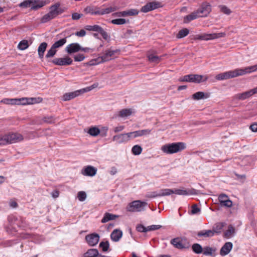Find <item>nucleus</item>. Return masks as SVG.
<instances>
[{
    "instance_id": "obj_1",
    "label": "nucleus",
    "mask_w": 257,
    "mask_h": 257,
    "mask_svg": "<svg viewBox=\"0 0 257 257\" xmlns=\"http://www.w3.org/2000/svg\"><path fill=\"white\" fill-rule=\"evenodd\" d=\"M186 148V145L183 142L173 143L162 146L161 150L167 154H172L180 152Z\"/></svg>"
},
{
    "instance_id": "obj_2",
    "label": "nucleus",
    "mask_w": 257,
    "mask_h": 257,
    "mask_svg": "<svg viewBox=\"0 0 257 257\" xmlns=\"http://www.w3.org/2000/svg\"><path fill=\"white\" fill-rule=\"evenodd\" d=\"M118 10L116 6L110 7L105 9H101L93 6L87 7L84 9V12L86 14L95 15H103L104 14H109Z\"/></svg>"
},
{
    "instance_id": "obj_3",
    "label": "nucleus",
    "mask_w": 257,
    "mask_h": 257,
    "mask_svg": "<svg viewBox=\"0 0 257 257\" xmlns=\"http://www.w3.org/2000/svg\"><path fill=\"white\" fill-rule=\"evenodd\" d=\"M23 136L19 133H9L0 136V145L16 143L23 140Z\"/></svg>"
},
{
    "instance_id": "obj_4",
    "label": "nucleus",
    "mask_w": 257,
    "mask_h": 257,
    "mask_svg": "<svg viewBox=\"0 0 257 257\" xmlns=\"http://www.w3.org/2000/svg\"><path fill=\"white\" fill-rule=\"evenodd\" d=\"M118 50H112L109 49L105 51L103 55L100 57H98L97 60H92L89 62L86 63V65L89 66L95 65L101 62H104L108 61L111 59L112 57L114 55L115 53H117Z\"/></svg>"
},
{
    "instance_id": "obj_5",
    "label": "nucleus",
    "mask_w": 257,
    "mask_h": 257,
    "mask_svg": "<svg viewBox=\"0 0 257 257\" xmlns=\"http://www.w3.org/2000/svg\"><path fill=\"white\" fill-rule=\"evenodd\" d=\"M148 203L146 202L141 200H135L128 204L126 207V210L128 212H141L145 210Z\"/></svg>"
},
{
    "instance_id": "obj_6",
    "label": "nucleus",
    "mask_w": 257,
    "mask_h": 257,
    "mask_svg": "<svg viewBox=\"0 0 257 257\" xmlns=\"http://www.w3.org/2000/svg\"><path fill=\"white\" fill-rule=\"evenodd\" d=\"M45 5V3L43 1L39 2L38 0H26L21 3L20 6L24 8L31 7V9L37 10Z\"/></svg>"
},
{
    "instance_id": "obj_7",
    "label": "nucleus",
    "mask_w": 257,
    "mask_h": 257,
    "mask_svg": "<svg viewBox=\"0 0 257 257\" xmlns=\"http://www.w3.org/2000/svg\"><path fill=\"white\" fill-rule=\"evenodd\" d=\"M224 36L225 34L223 33L212 34L204 33L201 35H196L194 37V39L208 41L210 40H213L218 38L222 37Z\"/></svg>"
},
{
    "instance_id": "obj_8",
    "label": "nucleus",
    "mask_w": 257,
    "mask_h": 257,
    "mask_svg": "<svg viewBox=\"0 0 257 257\" xmlns=\"http://www.w3.org/2000/svg\"><path fill=\"white\" fill-rule=\"evenodd\" d=\"M162 7V5L160 2L156 1L149 2L142 7L141 11L146 13Z\"/></svg>"
},
{
    "instance_id": "obj_9",
    "label": "nucleus",
    "mask_w": 257,
    "mask_h": 257,
    "mask_svg": "<svg viewBox=\"0 0 257 257\" xmlns=\"http://www.w3.org/2000/svg\"><path fill=\"white\" fill-rule=\"evenodd\" d=\"M49 9V14L53 19L64 12V9L60 7L59 3H56L55 5L51 6Z\"/></svg>"
},
{
    "instance_id": "obj_10",
    "label": "nucleus",
    "mask_w": 257,
    "mask_h": 257,
    "mask_svg": "<svg viewBox=\"0 0 257 257\" xmlns=\"http://www.w3.org/2000/svg\"><path fill=\"white\" fill-rule=\"evenodd\" d=\"M237 76H238V72L235 69L220 73L215 76V78L218 80H223Z\"/></svg>"
},
{
    "instance_id": "obj_11",
    "label": "nucleus",
    "mask_w": 257,
    "mask_h": 257,
    "mask_svg": "<svg viewBox=\"0 0 257 257\" xmlns=\"http://www.w3.org/2000/svg\"><path fill=\"white\" fill-rule=\"evenodd\" d=\"M72 59L69 56H66L64 58H56L52 61L53 64L58 66L69 65L72 63Z\"/></svg>"
},
{
    "instance_id": "obj_12",
    "label": "nucleus",
    "mask_w": 257,
    "mask_h": 257,
    "mask_svg": "<svg viewBox=\"0 0 257 257\" xmlns=\"http://www.w3.org/2000/svg\"><path fill=\"white\" fill-rule=\"evenodd\" d=\"M87 243L90 246L96 245L99 240V236L97 233H93L88 234L85 236Z\"/></svg>"
},
{
    "instance_id": "obj_13",
    "label": "nucleus",
    "mask_w": 257,
    "mask_h": 257,
    "mask_svg": "<svg viewBox=\"0 0 257 257\" xmlns=\"http://www.w3.org/2000/svg\"><path fill=\"white\" fill-rule=\"evenodd\" d=\"M171 243L176 248L179 249L186 248L189 247L188 243L187 242L178 237L172 239Z\"/></svg>"
},
{
    "instance_id": "obj_14",
    "label": "nucleus",
    "mask_w": 257,
    "mask_h": 257,
    "mask_svg": "<svg viewBox=\"0 0 257 257\" xmlns=\"http://www.w3.org/2000/svg\"><path fill=\"white\" fill-rule=\"evenodd\" d=\"M151 130L145 129L128 133V135H129V138L130 140L131 139H134L143 136L148 135L151 134Z\"/></svg>"
},
{
    "instance_id": "obj_15",
    "label": "nucleus",
    "mask_w": 257,
    "mask_h": 257,
    "mask_svg": "<svg viewBox=\"0 0 257 257\" xmlns=\"http://www.w3.org/2000/svg\"><path fill=\"white\" fill-rule=\"evenodd\" d=\"M138 13L139 12L137 10L132 9L127 11L114 13L112 14V16L114 17H124L127 16H136L138 14Z\"/></svg>"
},
{
    "instance_id": "obj_16",
    "label": "nucleus",
    "mask_w": 257,
    "mask_h": 257,
    "mask_svg": "<svg viewBox=\"0 0 257 257\" xmlns=\"http://www.w3.org/2000/svg\"><path fill=\"white\" fill-rule=\"evenodd\" d=\"M218 200L221 206L230 207L232 205V202L228 196L225 194H221L218 196Z\"/></svg>"
},
{
    "instance_id": "obj_17",
    "label": "nucleus",
    "mask_w": 257,
    "mask_h": 257,
    "mask_svg": "<svg viewBox=\"0 0 257 257\" xmlns=\"http://www.w3.org/2000/svg\"><path fill=\"white\" fill-rule=\"evenodd\" d=\"M196 11L199 17H206L211 11V7L207 4H203Z\"/></svg>"
},
{
    "instance_id": "obj_18",
    "label": "nucleus",
    "mask_w": 257,
    "mask_h": 257,
    "mask_svg": "<svg viewBox=\"0 0 257 257\" xmlns=\"http://www.w3.org/2000/svg\"><path fill=\"white\" fill-rule=\"evenodd\" d=\"M97 172V169L91 166H87L83 168L81 171L82 175L87 176H94Z\"/></svg>"
},
{
    "instance_id": "obj_19",
    "label": "nucleus",
    "mask_w": 257,
    "mask_h": 257,
    "mask_svg": "<svg viewBox=\"0 0 257 257\" xmlns=\"http://www.w3.org/2000/svg\"><path fill=\"white\" fill-rule=\"evenodd\" d=\"M81 49V46L77 43H73L68 45L65 48L66 51L68 54L78 52Z\"/></svg>"
},
{
    "instance_id": "obj_20",
    "label": "nucleus",
    "mask_w": 257,
    "mask_h": 257,
    "mask_svg": "<svg viewBox=\"0 0 257 257\" xmlns=\"http://www.w3.org/2000/svg\"><path fill=\"white\" fill-rule=\"evenodd\" d=\"M254 94H255L254 91L253 89H252L249 91L235 94L234 96V98L238 100H244L249 98Z\"/></svg>"
},
{
    "instance_id": "obj_21",
    "label": "nucleus",
    "mask_w": 257,
    "mask_h": 257,
    "mask_svg": "<svg viewBox=\"0 0 257 257\" xmlns=\"http://www.w3.org/2000/svg\"><path fill=\"white\" fill-rule=\"evenodd\" d=\"M36 98L23 97L18 98V105L33 104L38 102Z\"/></svg>"
},
{
    "instance_id": "obj_22",
    "label": "nucleus",
    "mask_w": 257,
    "mask_h": 257,
    "mask_svg": "<svg viewBox=\"0 0 257 257\" xmlns=\"http://www.w3.org/2000/svg\"><path fill=\"white\" fill-rule=\"evenodd\" d=\"M112 140L113 141H116L118 144H121L130 140L129 135L128 133L115 135L113 136Z\"/></svg>"
},
{
    "instance_id": "obj_23",
    "label": "nucleus",
    "mask_w": 257,
    "mask_h": 257,
    "mask_svg": "<svg viewBox=\"0 0 257 257\" xmlns=\"http://www.w3.org/2000/svg\"><path fill=\"white\" fill-rule=\"evenodd\" d=\"M257 70V65L247 67L243 69H236L238 72V76L243 75L248 73H251Z\"/></svg>"
},
{
    "instance_id": "obj_24",
    "label": "nucleus",
    "mask_w": 257,
    "mask_h": 257,
    "mask_svg": "<svg viewBox=\"0 0 257 257\" xmlns=\"http://www.w3.org/2000/svg\"><path fill=\"white\" fill-rule=\"evenodd\" d=\"M81 93V90H76L74 92H71L65 93L62 97V99L64 101H68L75 97L79 96Z\"/></svg>"
},
{
    "instance_id": "obj_25",
    "label": "nucleus",
    "mask_w": 257,
    "mask_h": 257,
    "mask_svg": "<svg viewBox=\"0 0 257 257\" xmlns=\"http://www.w3.org/2000/svg\"><path fill=\"white\" fill-rule=\"evenodd\" d=\"M191 82L199 83L206 81L208 79L207 76L198 74H191Z\"/></svg>"
},
{
    "instance_id": "obj_26",
    "label": "nucleus",
    "mask_w": 257,
    "mask_h": 257,
    "mask_svg": "<svg viewBox=\"0 0 257 257\" xmlns=\"http://www.w3.org/2000/svg\"><path fill=\"white\" fill-rule=\"evenodd\" d=\"M232 243L231 242H226L221 247L220 254L222 256H224L229 253L232 248Z\"/></svg>"
},
{
    "instance_id": "obj_27",
    "label": "nucleus",
    "mask_w": 257,
    "mask_h": 257,
    "mask_svg": "<svg viewBox=\"0 0 257 257\" xmlns=\"http://www.w3.org/2000/svg\"><path fill=\"white\" fill-rule=\"evenodd\" d=\"M197 235L200 238H207L214 236V233L212 230H202L198 231Z\"/></svg>"
},
{
    "instance_id": "obj_28",
    "label": "nucleus",
    "mask_w": 257,
    "mask_h": 257,
    "mask_svg": "<svg viewBox=\"0 0 257 257\" xmlns=\"http://www.w3.org/2000/svg\"><path fill=\"white\" fill-rule=\"evenodd\" d=\"M210 97L209 93H204L202 91H198L192 95V98L194 100H200L202 99H206Z\"/></svg>"
},
{
    "instance_id": "obj_29",
    "label": "nucleus",
    "mask_w": 257,
    "mask_h": 257,
    "mask_svg": "<svg viewBox=\"0 0 257 257\" xmlns=\"http://www.w3.org/2000/svg\"><path fill=\"white\" fill-rule=\"evenodd\" d=\"M172 194H173V190L171 189H163L160 190L159 193L154 194L152 196H150V197L155 198L157 197L168 196Z\"/></svg>"
},
{
    "instance_id": "obj_30",
    "label": "nucleus",
    "mask_w": 257,
    "mask_h": 257,
    "mask_svg": "<svg viewBox=\"0 0 257 257\" xmlns=\"http://www.w3.org/2000/svg\"><path fill=\"white\" fill-rule=\"evenodd\" d=\"M122 232L118 229L114 230L111 233V239L114 241H118L122 237Z\"/></svg>"
},
{
    "instance_id": "obj_31",
    "label": "nucleus",
    "mask_w": 257,
    "mask_h": 257,
    "mask_svg": "<svg viewBox=\"0 0 257 257\" xmlns=\"http://www.w3.org/2000/svg\"><path fill=\"white\" fill-rule=\"evenodd\" d=\"M118 217V215L106 212L104 214V216L101 220V222L106 223L108 221L114 220Z\"/></svg>"
},
{
    "instance_id": "obj_32",
    "label": "nucleus",
    "mask_w": 257,
    "mask_h": 257,
    "mask_svg": "<svg viewBox=\"0 0 257 257\" xmlns=\"http://www.w3.org/2000/svg\"><path fill=\"white\" fill-rule=\"evenodd\" d=\"M199 17L198 16V14L197 11L194 12L192 13L191 14H190V15H188L184 17V22L185 23H189L190 21H191L193 20H195Z\"/></svg>"
},
{
    "instance_id": "obj_33",
    "label": "nucleus",
    "mask_w": 257,
    "mask_h": 257,
    "mask_svg": "<svg viewBox=\"0 0 257 257\" xmlns=\"http://www.w3.org/2000/svg\"><path fill=\"white\" fill-rule=\"evenodd\" d=\"M47 47V43L46 42L42 43L38 47V52L39 56L40 58H43L44 55V52Z\"/></svg>"
},
{
    "instance_id": "obj_34",
    "label": "nucleus",
    "mask_w": 257,
    "mask_h": 257,
    "mask_svg": "<svg viewBox=\"0 0 257 257\" xmlns=\"http://www.w3.org/2000/svg\"><path fill=\"white\" fill-rule=\"evenodd\" d=\"M98 251L97 249H90L84 254V257H96L98 255Z\"/></svg>"
},
{
    "instance_id": "obj_35",
    "label": "nucleus",
    "mask_w": 257,
    "mask_h": 257,
    "mask_svg": "<svg viewBox=\"0 0 257 257\" xmlns=\"http://www.w3.org/2000/svg\"><path fill=\"white\" fill-rule=\"evenodd\" d=\"M174 193L180 195H188L192 194V191L191 190L175 189L173 190Z\"/></svg>"
},
{
    "instance_id": "obj_36",
    "label": "nucleus",
    "mask_w": 257,
    "mask_h": 257,
    "mask_svg": "<svg viewBox=\"0 0 257 257\" xmlns=\"http://www.w3.org/2000/svg\"><path fill=\"white\" fill-rule=\"evenodd\" d=\"M216 249L214 248L206 246L203 248V253L206 255H213L215 252Z\"/></svg>"
},
{
    "instance_id": "obj_37",
    "label": "nucleus",
    "mask_w": 257,
    "mask_h": 257,
    "mask_svg": "<svg viewBox=\"0 0 257 257\" xmlns=\"http://www.w3.org/2000/svg\"><path fill=\"white\" fill-rule=\"evenodd\" d=\"M150 62L158 63L161 61V58L154 54H148L147 56Z\"/></svg>"
},
{
    "instance_id": "obj_38",
    "label": "nucleus",
    "mask_w": 257,
    "mask_h": 257,
    "mask_svg": "<svg viewBox=\"0 0 257 257\" xmlns=\"http://www.w3.org/2000/svg\"><path fill=\"white\" fill-rule=\"evenodd\" d=\"M88 133L91 136L96 137L100 133V130L96 126H92L89 128Z\"/></svg>"
},
{
    "instance_id": "obj_39",
    "label": "nucleus",
    "mask_w": 257,
    "mask_h": 257,
    "mask_svg": "<svg viewBox=\"0 0 257 257\" xmlns=\"http://www.w3.org/2000/svg\"><path fill=\"white\" fill-rule=\"evenodd\" d=\"M192 249L194 252L197 254H200L203 251V248L199 243H194L192 246Z\"/></svg>"
},
{
    "instance_id": "obj_40",
    "label": "nucleus",
    "mask_w": 257,
    "mask_h": 257,
    "mask_svg": "<svg viewBox=\"0 0 257 257\" xmlns=\"http://www.w3.org/2000/svg\"><path fill=\"white\" fill-rule=\"evenodd\" d=\"M66 42L67 39L65 37L55 42L52 45L57 49L63 46Z\"/></svg>"
},
{
    "instance_id": "obj_41",
    "label": "nucleus",
    "mask_w": 257,
    "mask_h": 257,
    "mask_svg": "<svg viewBox=\"0 0 257 257\" xmlns=\"http://www.w3.org/2000/svg\"><path fill=\"white\" fill-rule=\"evenodd\" d=\"M132 113L131 109H123L119 112L118 116L121 117H126L130 115Z\"/></svg>"
},
{
    "instance_id": "obj_42",
    "label": "nucleus",
    "mask_w": 257,
    "mask_h": 257,
    "mask_svg": "<svg viewBox=\"0 0 257 257\" xmlns=\"http://www.w3.org/2000/svg\"><path fill=\"white\" fill-rule=\"evenodd\" d=\"M223 227L222 223H218L215 224V226L213 227L212 230L213 232L214 235L215 233L218 234L221 232V231Z\"/></svg>"
},
{
    "instance_id": "obj_43",
    "label": "nucleus",
    "mask_w": 257,
    "mask_h": 257,
    "mask_svg": "<svg viewBox=\"0 0 257 257\" xmlns=\"http://www.w3.org/2000/svg\"><path fill=\"white\" fill-rule=\"evenodd\" d=\"M29 47L28 42L26 40L21 41L18 44V48L21 50H24Z\"/></svg>"
},
{
    "instance_id": "obj_44",
    "label": "nucleus",
    "mask_w": 257,
    "mask_h": 257,
    "mask_svg": "<svg viewBox=\"0 0 257 257\" xmlns=\"http://www.w3.org/2000/svg\"><path fill=\"white\" fill-rule=\"evenodd\" d=\"M142 147L138 145H135L132 149V152L135 155H139L141 154L142 152Z\"/></svg>"
},
{
    "instance_id": "obj_45",
    "label": "nucleus",
    "mask_w": 257,
    "mask_h": 257,
    "mask_svg": "<svg viewBox=\"0 0 257 257\" xmlns=\"http://www.w3.org/2000/svg\"><path fill=\"white\" fill-rule=\"evenodd\" d=\"M189 34V30L187 28H184L180 30L177 35V38H182L186 37Z\"/></svg>"
},
{
    "instance_id": "obj_46",
    "label": "nucleus",
    "mask_w": 257,
    "mask_h": 257,
    "mask_svg": "<svg viewBox=\"0 0 257 257\" xmlns=\"http://www.w3.org/2000/svg\"><path fill=\"white\" fill-rule=\"evenodd\" d=\"M57 51V49L52 45L51 48L48 51L46 57L47 58L53 57L56 54Z\"/></svg>"
},
{
    "instance_id": "obj_47",
    "label": "nucleus",
    "mask_w": 257,
    "mask_h": 257,
    "mask_svg": "<svg viewBox=\"0 0 257 257\" xmlns=\"http://www.w3.org/2000/svg\"><path fill=\"white\" fill-rule=\"evenodd\" d=\"M234 232L235 229L234 227L231 225H229L228 226V229L224 233V236L227 238H229Z\"/></svg>"
},
{
    "instance_id": "obj_48",
    "label": "nucleus",
    "mask_w": 257,
    "mask_h": 257,
    "mask_svg": "<svg viewBox=\"0 0 257 257\" xmlns=\"http://www.w3.org/2000/svg\"><path fill=\"white\" fill-rule=\"evenodd\" d=\"M127 21L125 19L120 18L113 19L111 21V23L114 25H121L126 23Z\"/></svg>"
},
{
    "instance_id": "obj_49",
    "label": "nucleus",
    "mask_w": 257,
    "mask_h": 257,
    "mask_svg": "<svg viewBox=\"0 0 257 257\" xmlns=\"http://www.w3.org/2000/svg\"><path fill=\"white\" fill-rule=\"evenodd\" d=\"M100 28V27L97 25L93 26L87 25L85 27V29L87 31H91L98 32Z\"/></svg>"
},
{
    "instance_id": "obj_50",
    "label": "nucleus",
    "mask_w": 257,
    "mask_h": 257,
    "mask_svg": "<svg viewBox=\"0 0 257 257\" xmlns=\"http://www.w3.org/2000/svg\"><path fill=\"white\" fill-rule=\"evenodd\" d=\"M99 247L102 248L103 251H107L109 247V242L108 241H101L99 244Z\"/></svg>"
},
{
    "instance_id": "obj_51",
    "label": "nucleus",
    "mask_w": 257,
    "mask_h": 257,
    "mask_svg": "<svg viewBox=\"0 0 257 257\" xmlns=\"http://www.w3.org/2000/svg\"><path fill=\"white\" fill-rule=\"evenodd\" d=\"M51 20H53L52 18H51L50 14L47 13V14L45 15L41 19V22L42 23H46Z\"/></svg>"
},
{
    "instance_id": "obj_52",
    "label": "nucleus",
    "mask_w": 257,
    "mask_h": 257,
    "mask_svg": "<svg viewBox=\"0 0 257 257\" xmlns=\"http://www.w3.org/2000/svg\"><path fill=\"white\" fill-rule=\"evenodd\" d=\"M43 120L47 123H52L55 122L56 118L52 116H47L43 118Z\"/></svg>"
},
{
    "instance_id": "obj_53",
    "label": "nucleus",
    "mask_w": 257,
    "mask_h": 257,
    "mask_svg": "<svg viewBox=\"0 0 257 257\" xmlns=\"http://www.w3.org/2000/svg\"><path fill=\"white\" fill-rule=\"evenodd\" d=\"M77 197L79 201H83L86 198V194L84 191H80L77 194Z\"/></svg>"
},
{
    "instance_id": "obj_54",
    "label": "nucleus",
    "mask_w": 257,
    "mask_h": 257,
    "mask_svg": "<svg viewBox=\"0 0 257 257\" xmlns=\"http://www.w3.org/2000/svg\"><path fill=\"white\" fill-rule=\"evenodd\" d=\"M161 227V225H152L150 226H148L147 227V232L149 231L158 230L160 229Z\"/></svg>"
},
{
    "instance_id": "obj_55",
    "label": "nucleus",
    "mask_w": 257,
    "mask_h": 257,
    "mask_svg": "<svg viewBox=\"0 0 257 257\" xmlns=\"http://www.w3.org/2000/svg\"><path fill=\"white\" fill-rule=\"evenodd\" d=\"M98 32L102 36L104 40H107L108 39V36L107 32H105L101 27Z\"/></svg>"
},
{
    "instance_id": "obj_56",
    "label": "nucleus",
    "mask_w": 257,
    "mask_h": 257,
    "mask_svg": "<svg viewBox=\"0 0 257 257\" xmlns=\"http://www.w3.org/2000/svg\"><path fill=\"white\" fill-rule=\"evenodd\" d=\"M85 59V56L82 54H78L74 56L75 61L80 62L83 61Z\"/></svg>"
},
{
    "instance_id": "obj_57",
    "label": "nucleus",
    "mask_w": 257,
    "mask_h": 257,
    "mask_svg": "<svg viewBox=\"0 0 257 257\" xmlns=\"http://www.w3.org/2000/svg\"><path fill=\"white\" fill-rule=\"evenodd\" d=\"M136 229L138 231L140 232H147V227L144 226L142 224H139L136 227Z\"/></svg>"
},
{
    "instance_id": "obj_58",
    "label": "nucleus",
    "mask_w": 257,
    "mask_h": 257,
    "mask_svg": "<svg viewBox=\"0 0 257 257\" xmlns=\"http://www.w3.org/2000/svg\"><path fill=\"white\" fill-rule=\"evenodd\" d=\"M220 10L223 13L226 15H229L231 12L230 10L225 6H221Z\"/></svg>"
},
{
    "instance_id": "obj_59",
    "label": "nucleus",
    "mask_w": 257,
    "mask_h": 257,
    "mask_svg": "<svg viewBox=\"0 0 257 257\" xmlns=\"http://www.w3.org/2000/svg\"><path fill=\"white\" fill-rule=\"evenodd\" d=\"M200 211V209L198 207L196 204L192 206L191 213L193 214H197Z\"/></svg>"
},
{
    "instance_id": "obj_60",
    "label": "nucleus",
    "mask_w": 257,
    "mask_h": 257,
    "mask_svg": "<svg viewBox=\"0 0 257 257\" xmlns=\"http://www.w3.org/2000/svg\"><path fill=\"white\" fill-rule=\"evenodd\" d=\"M191 74L186 75L184 76L182 78L180 79V81L189 82H191Z\"/></svg>"
},
{
    "instance_id": "obj_61",
    "label": "nucleus",
    "mask_w": 257,
    "mask_h": 257,
    "mask_svg": "<svg viewBox=\"0 0 257 257\" xmlns=\"http://www.w3.org/2000/svg\"><path fill=\"white\" fill-rule=\"evenodd\" d=\"M100 130V135L102 137H105L107 135V133L108 131V127L106 126L102 127Z\"/></svg>"
},
{
    "instance_id": "obj_62",
    "label": "nucleus",
    "mask_w": 257,
    "mask_h": 257,
    "mask_svg": "<svg viewBox=\"0 0 257 257\" xmlns=\"http://www.w3.org/2000/svg\"><path fill=\"white\" fill-rule=\"evenodd\" d=\"M75 35L78 37H82L85 36L86 32L84 30L82 29L80 31L77 32Z\"/></svg>"
},
{
    "instance_id": "obj_63",
    "label": "nucleus",
    "mask_w": 257,
    "mask_h": 257,
    "mask_svg": "<svg viewBox=\"0 0 257 257\" xmlns=\"http://www.w3.org/2000/svg\"><path fill=\"white\" fill-rule=\"evenodd\" d=\"M82 15L77 13H75L72 15V19L74 20H77L79 19L81 17Z\"/></svg>"
},
{
    "instance_id": "obj_64",
    "label": "nucleus",
    "mask_w": 257,
    "mask_h": 257,
    "mask_svg": "<svg viewBox=\"0 0 257 257\" xmlns=\"http://www.w3.org/2000/svg\"><path fill=\"white\" fill-rule=\"evenodd\" d=\"M250 129L253 132H257V123H253L250 125L249 127Z\"/></svg>"
}]
</instances>
